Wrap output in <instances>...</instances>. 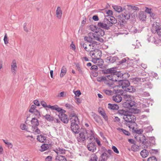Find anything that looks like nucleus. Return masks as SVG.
Masks as SVG:
<instances>
[{
    "label": "nucleus",
    "mask_w": 161,
    "mask_h": 161,
    "mask_svg": "<svg viewBox=\"0 0 161 161\" xmlns=\"http://www.w3.org/2000/svg\"><path fill=\"white\" fill-rule=\"evenodd\" d=\"M69 117L71 122L70 128L71 130L76 134L80 133L79 136L77 137V140L79 142H82L85 139L84 135L86 134V130L82 128H80L77 123V122H79V119L75 113L70 114Z\"/></svg>",
    "instance_id": "nucleus-1"
},
{
    "label": "nucleus",
    "mask_w": 161,
    "mask_h": 161,
    "mask_svg": "<svg viewBox=\"0 0 161 161\" xmlns=\"http://www.w3.org/2000/svg\"><path fill=\"white\" fill-rule=\"evenodd\" d=\"M139 8L135 6L127 5L124 8L123 13L121 14L118 16L119 22L120 23L121 25L126 23L125 20L129 19L130 17L135 18V15L136 14V11H139Z\"/></svg>",
    "instance_id": "nucleus-2"
},
{
    "label": "nucleus",
    "mask_w": 161,
    "mask_h": 161,
    "mask_svg": "<svg viewBox=\"0 0 161 161\" xmlns=\"http://www.w3.org/2000/svg\"><path fill=\"white\" fill-rule=\"evenodd\" d=\"M136 140L143 144L144 148H150V147L155 145V139L154 137H149L147 138L143 134L138 135L135 136Z\"/></svg>",
    "instance_id": "nucleus-3"
},
{
    "label": "nucleus",
    "mask_w": 161,
    "mask_h": 161,
    "mask_svg": "<svg viewBox=\"0 0 161 161\" xmlns=\"http://www.w3.org/2000/svg\"><path fill=\"white\" fill-rule=\"evenodd\" d=\"M117 22V20L114 17L108 16V18L104 19L103 23H100L99 25L103 27V29L108 30L110 29V27L112 26L113 25L116 23Z\"/></svg>",
    "instance_id": "nucleus-4"
},
{
    "label": "nucleus",
    "mask_w": 161,
    "mask_h": 161,
    "mask_svg": "<svg viewBox=\"0 0 161 161\" xmlns=\"http://www.w3.org/2000/svg\"><path fill=\"white\" fill-rule=\"evenodd\" d=\"M129 76V74L126 72L123 71H117L116 69L115 73L113 74V79L114 80V81H118L119 83L123 79L128 78Z\"/></svg>",
    "instance_id": "nucleus-5"
},
{
    "label": "nucleus",
    "mask_w": 161,
    "mask_h": 161,
    "mask_svg": "<svg viewBox=\"0 0 161 161\" xmlns=\"http://www.w3.org/2000/svg\"><path fill=\"white\" fill-rule=\"evenodd\" d=\"M123 119L127 122V125H129L131 123H135L136 120V116L129 112L126 117L123 118Z\"/></svg>",
    "instance_id": "nucleus-6"
},
{
    "label": "nucleus",
    "mask_w": 161,
    "mask_h": 161,
    "mask_svg": "<svg viewBox=\"0 0 161 161\" xmlns=\"http://www.w3.org/2000/svg\"><path fill=\"white\" fill-rule=\"evenodd\" d=\"M159 24L157 22L153 25L151 29L152 32L154 34L157 33L159 36H161V25H159Z\"/></svg>",
    "instance_id": "nucleus-7"
},
{
    "label": "nucleus",
    "mask_w": 161,
    "mask_h": 161,
    "mask_svg": "<svg viewBox=\"0 0 161 161\" xmlns=\"http://www.w3.org/2000/svg\"><path fill=\"white\" fill-rule=\"evenodd\" d=\"M65 112L66 111L63 109L59 113L58 116L63 123L67 124L69 121V119L68 118L67 115L65 114Z\"/></svg>",
    "instance_id": "nucleus-8"
},
{
    "label": "nucleus",
    "mask_w": 161,
    "mask_h": 161,
    "mask_svg": "<svg viewBox=\"0 0 161 161\" xmlns=\"http://www.w3.org/2000/svg\"><path fill=\"white\" fill-rule=\"evenodd\" d=\"M86 134H85V139L83 141L84 142L86 140H88L90 142H93L95 139L93 131L92 130L88 131L86 130Z\"/></svg>",
    "instance_id": "nucleus-9"
},
{
    "label": "nucleus",
    "mask_w": 161,
    "mask_h": 161,
    "mask_svg": "<svg viewBox=\"0 0 161 161\" xmlns=\"http://www.w3.org/2000/svg\"><path fill=\"white\" fill-rule=\"evenodd\" d=\"M136 103L132 100H126L123 103V106L125 108L131 109L133 107H135Z\"/></svg>",
    "instance_id": "nucleus-10"
},
{
    "label": "nucleus",
    "mask_w": 161,
    "mask_h": 161,
    "mask_svg": "<svg viewBox=\"0 0 161 161\" xmlns=\"http://www.w3.org/2000/svg\"><path fill=\"white\" fill-rule=\"evenodd\" d=\"M118 84L124 90L130 85L129 81L126 79H123Z\"/></svg>",
    "instance_id": "nucleus-11"
},
{
    "label": "nucleus",
    "mask_w": 161,
    "mask_h": 161,
    "mask_svg": "<svg viewBox=\"0 0 161 161\" xmlns=\"http://www.w3.org/2000/svg\"><path fill=\"white\" fill-rule=\"evenodd\" d=\"M116 69V67H113L105 69H103L102 70V73L104 74H114L115 73Z\"/></svg>",
    "instance_id": "nucleus-12"
},
{
    "label": "nucleus",
    "mask_w": 161,
    "mask_h": 161,
    "mask_svg": "<svg viewBox=\"0 0 161 161\" xmlns=\"http://www.w3.org/2000/svg\"><path fill=\"white\" fill-rule=\"evenodd\" d=\"M87 148L90 151L94 152L96 150V145L95 143L90 142L87 146Z\"/></svg>",
    "instance_id": "nucleus-13"
},
{
    "label": "nucleus",
    "mask_w": 161,
    "mask_h": 161,
    "mask_svg": "<svg viewBox=\"0 0 161 161\" xmlns=\"http://www.w3.org/2000/svg\"><path fill=\"white\" fill-rule=\"evenodd\" d=\"M106 59L107 61H108V63H114L115 62H116L119 60V58L117 56H110L107 57Z\"/></svg>",
    "instance_id": "nucleus-14"
},
{
    "label": "nucleus",
    "mask_w": 161,
    "mask_h": 161,
    "mask_svg": "<svg viewBox=\"0 0 161 161\" xmlns=\"http://www.w3.org/2000/svg\"><path fill=\"white\" fill-rule=\"evenodd\" d=\"M101 27H98L97 31H95L94 35L96 36H103L105 35V31L101 29Z\"/></svg>",
    "instance_id": "nucleus-15"
},
{
    "label": "nucleus",
    "mask_w": 161,
    "mask_h": 161,
    "mask_svg": "<svg viewBox=\"0 0 161 161\" xmlns=\"http://www.w3.org/2000/svg\"><path fill=\"white\" fill-rule=\"evenodd\" d=\"M47 108L51 109L52 110H56L59 113H60L63 109L59 107L57 105H55L53 106L48 105Z\"/></svg>",
    "instance_id": "nucleus-16"
},
{
    "label": "nucleus",
    "mask_w": 161,
    "mask_h": 161,
    "mask_svg": "<svg viewBox=\"0 0 161 161\" xmlns=\"http://www.w3.org/2000/svg\"><path fill=\"white\" fill-rule=\"evenodd\" d=\"M11 66L12 72L14 75H15L16 74V71L17 68L16 63L15 60H13Z\"/></svg>",
    "instance_id": "nucleus-17"
},
{
    "label": "nucleus",
    "mask_w": 161,
    "mask_h": 161,
    "mask_svg": "<svg viewBox=\"0 0 161 161\" xmlns=\"http://www.w3.org/2000/svg\"><path fill=\"white\" fill-rule=\"evenodd\" d=\"M112 99L117 103H119L122 100V97L120 94H116L113 96L112 97Z\"/></svg>",
    "instance_id": "nucleus-18"
},
{
    "label": "nucleus",
    "mask_w": 161,
    "mask_h": 161,
    "mask_svg": "<svg viewBox=\"0 0 161 161\" xmlns=\"http://www.w3.org/2000/svg\"><path fill=\"white\" fill-rule=\"evenodd\" d=\"M100 23H103L101 22H99L98 23L97 25H91L90 26V30L94 32L95 33V31H97V30L98 27H101L103 29V27L102 26H101L100 25H99V24Z\"/></svg>",
    "instance_id": "nucleus-19"
},
{
    "label": "nucleus",
    "mask_w": 161,
    "mask_h": 161,
    "mask_svg": "<svg viewBox=\"0 0 161 161\" xmlns=\"http://www.w3.org/2000/svg\"><path fill=\"white\" fill-rule=\"evenodd\" d=\"M32 127L38 126L39 125V123L38 119L35 117L32 118L31 120Z\"/></svg>",
    "instance_id": "nucleus-20"
},
{
    "label": "nucleus",
    "mask_w": 161,
    "mask_h": 161,
    "mask_svg": "<svg viewBox=\"0 0 161 161\" xmlns=\"http://www.w3.org/2000/svg\"><path fill=\"white\" fill-rule=\"evenodd\" d=\"M108 108L111 110H117L119 109V106L116 104H112L109 103L108 104Z\"/></svg>",
    "instance_id": "nucleus-21"
},
{
    "label": "nucleus",
    "mask_w": 161,
    "mask_h": 161,
    "mask_svg": "<svg viewBox=\"0 0 161 161\" xmlns=\"http://www.w3.org/2000/svg\"><path fill=\"white\" fill-rule=\"evenodd\" d=\"M138 17L140 20L142 21H145L146 18L145 13L143 11H140Z\"/></svg>",
    "instance_id": "nucleus-22"
},
{
    "label": "nucleus",
    "mask_w": 161,
    "mask_h": 161,
    "mask_svg": "<svg viewBox=\"0 0 161 161\" xmlns=\"http://www.w3.org/2000/svg\"><path fill=\"white\" fill-rule=\"evenodd\" d=\"M129 112L128 111L124 109H119L117 113L121 116H123V118L125 117L128 114Z\"/></svg>",
    "instance_id": "nucleus-23"
},
{
    "label": "nucleus",
    "mask_w": 161,
    "mask_h": 161,
    "mask_svg": "<svg viewBox=\"0 0 161 161\" xmlns=\"http://www.w3.org/2000/svg\"><path fill=\"white\" fill-rule=\"evenodd\" d=\"M62 12L60 7H58L56 10V17L58 19L61 18Z\"/></svg>",
    "instance_id": "nucleus-24"
},
{
    "label": "nucleus",
    "mask_w": 161,
    "mask_h": 161,
    "mask_svg": "<svg viewBox=\"0 0 161 161\" xmlns=\"http://www.w3.org/2000/svg\"><path fill=\"white\" fill-rule=\"evenodd\" d=\"M94 34L93 33H90L88 34V36H85L84 37V39L85 41H86L90 43L92 42V40H93V38L91 37V35L94 36Z\"/></svg>",
    "instance_id": "nucleus-25"
},
{
    "label": "nucleus",
    "mask_w": 161,
    "mask_h": 161,
    "mask_svg": "<svg viewBox=\"0 0 161 161\" xmlns=\"http://www.w3.org/2000/svg\"><path fill=\"white\" fill-rule=\"evenodd\" d=\"M92 116L95 121L97 123L100 122L101 120L100 117L95 113H93Z\"/></svg>",
    "instance_id": "nucleus-26"
},
{
    "label": "nucleus",
    "mask_w": 161,
    "mask_h": 161,
    "mask_svg": "<svg viewBox=\"0 0 161 161\" xmlns=\"http://www.w3.org/2000/svg\"><path fill=\"white\" fill-rule=\"evenodd\" d=\"M125 91H126L130 92H134L136 91V89L133 86H131L129 85L128 86L126 87V88L124 90Z\"/></svg>",
    "instance_id": "nucleus-27"
},
{
    "label": "nucleus",
    "mask_w": 161,
    "mask_h": 161,
    "mask_svg": "<svg viewBox=\"0 0 161 161\" xmlns=\"http://www.w3.org/2000/svg\"><path fill=\"white\" fill-rule=\"evenodd\" d=\"M148 152L146 149L142 150L140 152V154L143 158L147 157L148 155Z\"/></svg>",
    "instance_id": "nucleus-28"
},
{
    "label": "nucleus",
    "mask_w": 161,
    "mask_h": 161,
    "mask_svg": "<svg viewBox=\"0 0 161 161\" xmlns=\"http://www.w3.org/2000/svg\"><path fill=\"white\" fill-rule=\"evenodd\" d=\"M113 7L114 10L118 13L122 12L123 13L124 9H122V7L117 5L113 6Z\"/></svg>",
    "instance_id": "nucleus-29"
},
{
    "label": "nucleus",
    "mask_w": 161,
    "mask_h": 161,
    "mask_svg": "<svg viewBox=\"0 0 161 161\" xmlns=\"http://www.w3.org/2000/svg\"><path fill=\"white\" fill-rule=\"evenodd\" d=\"M43 117L46 120L49 122L53 121L54 119L53 116L48 114H46V115L43 116Z\"/></svg>",
    "instance_id": "nucleus-30"
},
{
    "label": "nucleus",
    "mask_w": 161,
    "mask_h": 161,
    "mask_svg": "<svg viewBox=\"0 0 161 161\" xmlns=\"http://www.w3.org/2000/svg\"><path fill=\"white\" fill-rule=\"evenodd\" d=\"M67 72V69L66 67L63 66L62 67L61 73L60 75V76L61 78L63 77L66 74Z\"/></svg>",
    "instance_id": "nucleus-31"
},
{
    "label": "nucleus",
    "mask_w": 161,
    "mask_h": 161,
    "mask_svg": "<svg viewBox=\"0 0 161 161\" xmlns=\"http://www.w3.org/2000/svg\"><path fill=\"white\" fill-rule=\"evenodd\" d=\"M56 160L58 161H67V160L64 156L58 155L56 157Z\"/></svg>",
    "instance_id": "nucleus-32"
},
{
    "label": "nucleus",
    "mask_w": 161,
    "mask_h": 161,
    "mask_svg": "<svg viewBox=\"0 0 161 161\" xmlns=\"http://www.w3.org/2000/svg\"><path fill=\"white\" fill-rule=\"evenodd\" d=\"M37 140L39 142L42 143L44 142L46 140V137L42 135L37 136Z\"/></svg>",
    "instance_id": "nucleus-33"
},
{
    "label": "nucleus",
    "mask_w": 161,
    "mask_h": 161,
    "mask_svg": "<svg viewBox=\"0 0 161 161\" xmlns=\"http://www.w3.org/2000/svg\"><path fill=\"white\" fill-rule=\"evenodd\" d=\"M109 156L108 155L106 152L103 153L100 156V159L103 160L104 159V161H106L108 158H109Z\"/></svg>",
    "instance_id": "nucleus-34"
},
{
    "label": "nucleus",
    "mask_w": 161,
    "mask_h": 161,
    "mask_svg": "<svg viewBox=\"0 0 161 161\" xmlns=\"http://www.w3.org/2000/svg\"><path fill=\"white\" fill-rule=\"evenodd\" d=\"M54 151L57 154L60 153L63 154H65L66 150L64 149L58 148H57L56 151Z\"/></svg>",
    "instance_id": "nucleus-35"
},
{
    "label": "nucleus",
    "mask_w": 161,
    "mask_h": 161,
    "mask_svg": "<svg viewBox=\"0 0 161 161\" xmlns=\"http://www.w3.org/2000/svg\"><path fill=\"white\" fill-rule=\"evenodd\" d=\"M97 157L95 154H93L90 157L89 161H97Z\"/></svg>",
    "instance_id": "nucleus-36"
},
{
    "label": "nucleus",
    "mask_w": 161,
    "mask_h": 161,
    "mask_svg": "<svg viewBox=\"0 0 161 161\" xmlns=\"http://www.w3.org/2000/svg\"><path fill=\"white\" fill-rule=\"evenodd\" d=\"M49 148V145L47 144H43L41 146V149L40 151L42 152L44 151Z\"/></svg>",
    "instance_id": "nucleus-37"
},
{
    "label": "nucleus",
    "mask_w": 161,
    "mask_h": 161,
    "mask_svg": "<svg viewBox=\"0 0 161 161\" xmlns=\"http://www.w3.org/2000/svg\"><path fill=\"white\" fill-rule=\"evenodd\" d=\"M131 149L134 152H137L139 150V147L135 144L132 145Z\"/></svg>",
    "instance_id": "nucleus-38"
},
{
    "label": "nucleus",
    "mask_w": 161,
    "mask_h": 161,
    "mask_svg": "<svg viewBox=\"0 0 161 161\" xmlns=\"http://www.w3.org/2000/svg\"><path fill=\"white\" fill-rule=\"evenodd\" d=\"M75 64L76 67V69L79 71V73L82 75L83 73V71L80 68V64L79 63H75Z\"/></svg>",
    "instance_id": "nucleus-39"
},
{
    "label": "nucleus",
    "mask_w": 161,
    "mask_h": 161,
    "mask_svg": "<svg viewBox=\"0 0 161 161\" xmlns=\"http://www.w3.org/2000/svg\"><path fill=\"white\" fill-rule=\"evenodd\" d=\"M107 80V78L106 77L104 76H101L98 77L97 78V80L98 81L101 82L102 81H104L105 83V81H106Z\"/></svg>",
    "instance_id": "nucleus-40"
},
{
    "label": "nucleus",
    "mask_w": 161,
    "mask_h": 161,
    "mask_svg": "<svg viewBox=\"0 0 161 161\" xmlns=\"http://www.w3.org/2000/svg\"><path fill=\"white\" fill-rule=\"evenodd\" d=\"M33 130L35 133L39 134L40 133V131L37 127V126L34 127L32 128Z\"/></svg>",
    "instance_id": "nucleus-41"
},
{
    "label": "nucleus",
    "mask_w": 161,
    "mask_h": 161,
    "mask_svg": "<svg viewBox=\"0 0 161 161\" xmlns=\"http://www.w3.org/2000/svg\"><path fill=\"white\" fill-rule=\"evenodd\" d=\"M153 85L150 82H148L145 83V86L146 88L152 89L153 87Z\"/></svg>",
    "instance_id": "nucleus-42"
},
{
    "label": "nucleus",
    "mask_w": 161,
    "mask_h": 161,
    "mask_svg": "<svg viewBox=\"0 0 161 161\" xmlns=\"http://www.w3.org/2000/svg\"><path fill=\"white\" fill-rule=\"evenodd\" d=\"M100 36H96L95 35L93 36V37L95 40L101 42H104V40L102 38H100Z\"/></svg>",
    "instance_id": "nucleus-43"
},
{
    "label": "nucleus",
    "mask_w": 161,
    "mask_h": 161,
    "mask_svg": "<svg viewBox=\"0 0 161 161\" xmlns=\"http://www.w3.org/2000/svg\"><path fill=\"white\" fill-rule=\"evenodd\" d=\"M104 92L108 96L112 95L113 93L114 92L111 90H104Z\"/></svg>",
    "instance_id": "nucleus-44"
},
{
    "label": "nucleus",
    "mask_w": 161,
    "mask_h": 161,
    "mask_svg": "<svg viewBox=\"0 0 161 161\" xmlns=\"http://www.w3.org/2000/svg\"><path fill=\"white\" fill-rule=\"evenodd\" d=\"M20 127L22 130L28 131L27 129L28 127L25 124H21L20 125Z\"/></svg>",
    "instance_id": "nucleus-45"
},
{
    "label": "nucleus",
    "mask_w": 161,
    "mask_h": 161,
    "mask_svg": "<svg viewBox=\"0 0 161 161\" xmlns=\"http://www.w3.org/2000/svg\"><path fill=\"white\" fill-rule=\"evenodd\" d=\"M114 81H109L107 80V79L106 80V81H105V84L106 85H107L109 87H111V86L113 85L114 84Z\"/></svg>",
    "instance_id": "nucleus-46"
},
{
    "label": "nucleus",
    "mask_w": 161,
    "mask_h": 161,
    "mask_svg": "<svg viewBox=\"0 0 161 161\" xmlns=\"http://www.w3.org/2000/svg\"><path fill=\"white\" fill-rule=\"evenodd\" d=\"M126 58H127L128 59H129V58L127 57L126 58H123L121 60L119 61L118 62V64L120 65V64H122L123 63H125L127 61Z\"/></svg>",
    "instance_id": "nucleus-47"
},
{
    "label": "nucleus",
    "mask_w": 161,
    "mask_h": 161,
    "mask_svg": "<svg viewBox=\"0 0 161 161\" xmlns=\"http://www.w3.org/2000/svg\"><path fill=\"white\" fill-rule=\"evenodd\" d=\"M149 152L151 154H156L158 152V151L157 149H152L149 151Z\"/></svg>",
    "instance_id": "nucleus-48"
},
{
    "label": "nucleus",
    "mask_w": 161,
    "mask_h": 161,
    "mask_svg": "<svg viewBox=\"0 0 161 161\" xmlns=\"http://www.w3.org/2000/svg\"><path fill=\"white\" fill-rule=\"evenodd\" d=\"M124 98V99L125 101H126V100H131L130 96L129 95H128L127 94L124 95H123Z\"/></svg>",
    "instance_id": "nucleus-49"
},
{
    "label": "nucleus",
    "mask_w": 161,
    "mask_h": 161,
    "mask_svg": "<svg viewBox=\"0 0 161 161\" xmlns=\"http://www.w3.org/2000/svg\"><path fill=\"white\" fill-rule=\"evenodd\" d=\"M33 113L34 114V115H35L36 118H39L41 117L40 112L37 110H35V111Z\"/></svg>",
    "instance_id": "nucleus-50"
},
{
    "label": "nucleus",
    "mask_w": 161,
    "mask_h": 161,
    "mask_svg": "<svg viewBox=\"0 0 161 161\" xmlns=\"http://www.w3.org/2000/svg\"><path fill=\"white\" fill-rule=\"evenodd\" d=\"M147 161H157L155 157L153 156L149 157L147 159Z\"/></svg>",
    "instance_id": "nucleus-51"
},
{
    "label": "nucleus",
    "mask_w": 161,
    "mask_h": 161,
    "mask_svg": "<svg viewBox=\"0 0 161 161\" xmlns=\"http://www.w3.org/2000/svg\"><path fill=\"white\" fill-rule=\"evenodd\" d=\"M141 80L140 82H144L145 81H147L149 80V77H145L144 78L143 77H140Z\"/></svg>",
    "instance_id": "nucleus-52"
},
{
    "label": "nucleus",
    "mask_w": 161,
    "mask_h": 161,
    "mask_svg": "<svg viewBox=\"0 0 161 161\" xmlns=\"http://www.w3.org/2000/svg\"><path fill=\"white\" fill-rule=\"evenodd\" d=\"M3 40L5 44H7L8 43V36L6 33H5L4 35Z\"/></svg>",
    "instance_id": "nucleus-53"
},
{
    "label": "nucleus",
    "mask_w": 161,
    "mask_h": 161,
    "mask_svg": "<svg viewBox=\"0 0 161 161\" xmlns=\"http://www.w3.org/2000/svg\"><path fill=\"white\" fill-rule=\"evenodd\" d=\"M136 108V107L135 105V107H133L131 109L132 110V112L134 113L135 114H137L139 113V110Z\"/></svg>",
    "instance_id": "nucleus-54"
},
{
    "label": "nucleus",
    "mask_w": 161,
    "mask_h": 161,
    "mask_svg": "<svg viewBox=\"0 0 161 161\" xmlns=\"http://www.w3.org/2000/svg\"><path fill=\"white\" fill-rule=\"evenodd\" d=\"M108 79L111 81H114V80L113 79V74H110L107 76Z\"/></svg>",
    "instance_id": "nucleus-55"
},
{
    "label": "nucleus",
    "mask_w": 161,
    "mask_h": 161,
    "mask_svg": "<svg viewBox=\"0 0 161 161\" xmlns=\"http://www.w3.org/2000/svg\"><path fill=\"white\" fill-rule=\"evenodd\" d=\"M98 69V67L97 65H93L90 68V69L94 71H97Z\"/></svg>",
    "instance_id": "nucleus-56"
},
{
    "label": "nucleus",
    "mask_w": 161,
    "mask_h": 161,
    "mask_svg": "<svg viewBox=\"0 0 161 161\" xmlns=\"http://www.w3.org/2000/svg\"><path fill=\"white\" fill-rule=\"evenodd\" d=\"M58 97H64L66 96V92H62L60 93L58 95Z\"/></svg>",
    "instance_id": "nucleus-57"
},
{
    "label": "nucleus",
    "mask_w": 161,
    "mask_h": 161,
    "mask_svg": "<svg viewBox=\"0 0 161 161\" xmlns=\"http://www.w3.org/2000/svg\"><path fill=\"white\" fill-rule=\"evenodd\" d=\"M112 148L113 150L116 153L118 154L119 153V151L115 146H112Z\"/></svg>",
    "instance_id": "nucleus-58"
},
{
    "label": "nucleus",
    "mask_w": 161,
    "mask_h": 161,
    "mask_svg": "<svg viewBox=\"0 0 161 161\" xmlns=\"http://www.w3.org/2000/svg\"><path fill=\"white\" fill-rule=\"evenodd\" d=\"M41 104L44 108H48V105H47L46 103L43 101H42L41 102Z\"/></svg>",
    "instance_id": "nucleus-59"
},
{
    "label": "nucleus",
    "mask_w": 161,
    "mask_h": 161,
    "mask_svg": "<svg viewBox=\"0 0 161 161\" xmlns=\"http://www.w3.org/2000/svg\"><path fill=\"white\" fill-rule=\"evenodd\" d=\"M3 141L5 144L8 145L9 147H10V148H12V147L13 145L11 143L8 142V141H5L4 140H3Z\"/></svg>",
    "instance_id": "nucleus-60"
},
{
    "label": "nucleus",
    "mask_w": 161,
    "mask_h": 161,
    "mask_svg": "<svg viewBox=\"0 0 161 161\" xmlns=\"http://www.w3.org/2000/svg\"><path fill=\"white\" fill-rule=\"evenodd\" d=\"M140 77H136L133 78V81L135 83H137V82L140 81Z\"/></svg>",
    "instance_id": "nucleus-61"
},
{
    "label": "nucleus",
    "mask_w": 161,
    "mask_h": 161,
    "mask_svg": "<svg viewBox=\"0 0 161 161\" xmlns=\"http://www.w3.org/2000/svg\"><path fill=\"white\" fill-rule=\"evenodd\" d=\"M106 14L108 15L107 16V18H108V16H111L110 15H113V12L112 10H109L107 11Z\"/></svg>",
    "instance_id": "nucleus-62"
},
{
    "label": "nucleus",
    "mask_w": 161,
    "mask_h": 161,
    "mask_svg": "<svg viewBox=\"0 0 161 161\" xmlns=\"http://www.w3.org/2000/svg\"><path fill=\"white\" fill-rule=\"evenodd\" d=\"M75 94L76 96L79 97L81 94V93L79 90H78L75 92Z\"/></svg>",
    "instance_id": "nucleus-63"
},
{
    "label": "nucleus",
    "mask_w": 161,
    "mask_h": 161,
    "mask_svg": "<svg viewBox=\"0 0 161 161\" xmlns=\"http://www.w3.org/2000/svg\"><path fill=\"white\" fill-rule=\"evenodd\" d=\"M92 18V19L95 21H97L99 20V18L97 15H93Z\"/></svg>",
    "instance_id": "nucleus-64"
}]
</instances>
